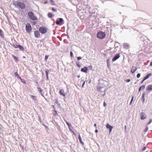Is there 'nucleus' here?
Wrapping results in <instances>:
<instances>
[{
	"instance_id": "nucleus-1",
	"label": "nucleus",
	"mask_w": 152,
	"mask_h": 152,
	"mask_svg": "<svg viewBox=\"0 0 152 152\" xmlns=\"http://www.w3.org/2000/svg\"><path fill=\"white\" fill-rule=\"evenodd\" d=\"M29 18L33 20H36L37 19V17L32 12H29L28 13Z\"/></svg>"
},
{
	"instance_id": "nucleus-2",
	"label": "nucleus",
	"mask_w": 152,
	"mask_h": 152,
	"mask_svg": "<svg viewBox=\"0 0 152 152\" xmlns=\"http://www.w3.org/2000/svg\"><path fill=\"white\" fill-rule=\"evenodd\" d=\"M97 36L99 39H103L105 37V34L104 32L100 31L97 33Z\"/></svg>"
},
{
	"instance_id": "nucleus-3",
	"label": "nucleus",
	"mask_w": 152,
	"mask_h": 152,
	"mask_svg": "<svg viewBox=\"0 0 152 152\" xmlns=\"http://www.w3.org/2000/svg\"><path fill=\"white\" fill-rule=\"evenodd\" d=\"M26 31L27 33H29L31 31V27L29 23H27L26 25Z\"/></svg>"
},
{
	"instance_id": "nucleus-4",
	"label": "nucleus",
	"mask_w": 152,
	"mask_h": 152,
	"mask_svg": "<svg viewBox=\"0 0 152 152\" xmlns=\"http://www.w3.org/2000/svg\"><path fill=\"white\" fill-rule=\"evenodd\" d=\"M39 31L42 34H44L47 32V29L44 27L41 26L39 28Z\"/></svg>"
},
{
	"instance_id": "nucleus-5",
	"label": "nucleus",
	"mask_w": 152,
	"mask_h": 152,
	"mask_svg": "<svg viewBox=\"0 0 152 152\" xmlns=\"http://www.w3.org/2000/svg\"><path fill=\"white\" fill-rule=\"evenodd\" d=\"M17 5L21 9H24L26 7L25 4L20 2H18L16 3Z\"/></svg>"
},
{
	"instance_id": "nucleus-6",
	"label": "nucleus",
	"mask_w": 152,
	"mask_h": 152,
	"mask_svg": "<svg viewBox=\"0 0 152 152\" xmlns=\"http://www.w3.org/2000/svg\"><path fill=\"white\" fill-rule=\"evenodd\" d=\"M141 119V120H144L146 118V114L143 113L141 112L140 113Z\"/></svg>"
},
{
	"instance_id": "nucleus-7",
	"label": "nucleus",
	"mask_w": 152,
	"mask_h": 152,
	"mask_svg": "<svg viewBox=\"0 0 152 152\" xmlns=\"http://www.w3.org/2000/svg\"><path fill=\"white\" fill-rule=\"evenodd\" d=\"M63 21V20L62 18H60L59 20H57L56 21V23L57 25H61Z\"/></svg>"
},
{
	"instance_id": "nucleus-8",
	"label": "nucleus",
	"mask_w": 152,
	"mask_h": 152,
	"mask_svg": "<svg viewBox=\"0 0 152 152\" xmlns=\"http://www.w3.org/2000/svg\"><path fill=\"white\" fill-rule=\"evenodd\" d=\"M120 57V53H118L116 54L114 57L112 59V61H114L118 58Z\"/></svg>"
},
{
	"instance_id": "nucleus-9",
	"label": "nucleus",
	"mask_w": 152,
	"mask_h": 152,
	"mask_svg": "<svg viewBox=\"0 0 152 152\" xmlns=\"http://www.w3.org/2000/svg\"><path fill=\"white\" fill-rule=\"evenodd\" d=\"M34 35L36 38H38L40 37V33L38 31H34Z\"/></svg>"
},
{
	"instance_id": "nucleus-10",
	"label": "nucleus",
	"mask_w": 152,
	"mask_h": 152,
	"mask_svg": "<svg viewBox=\"0 0 152 152\" xmlns=\"http://www.w3.org/2000/svg\"><path fill=\"white\" fill-rule=\"evenodd\" d=\"M106 127L107 128L109 129V134L111 132L112 129L113 128V127L111 126L109 124H107L106 125Z\"/></svg>"
},
{
	"instance_id": "nucleus-11",
	"label": "nucleus",
	"mask_w": 152,
	"mask_h": 152,
	"mask_svg": "<svg viewBox=\"0 0 152 152\" xmlns=\"http://www.w3.org/2000/svg\"><path fill=\"white\" fill-rule=\"evenodd\" d=\"M59 94L65 97L66 96L64 91V89H61L59 91Z\"/></svg>"
},
{
	"instance_id": "nucleus-12",
	"label": "nucleus",
	"mask_w": 152,
	"mask_h": 152,
	"mask_svg": "<svg viewBox=\"0 0 152 152\" xmlns=\"http://www.w3.org/2000/svg\"><path fill=\"white\" fill-rule=\"evenodd\" d=\"M123 48L126 49H128L129 48V44L127 43H125L123 44Z\"/></svg>"
},
{
	"instance_id": "nucleus-13",
	"label": "nucleus",
	"mask_w": 152,
	"mask_h": 152,
	"mask_svg": "<svg viewBox=\"0 0 152 152\" xmlns=\"http://www.w3.org/2000/svg\"><path fill=\"white\" fill-rule=\"evenodd\" d=\"M137 68L135 66H133L132 67L131 70V72L132 73H134L137 70Z\"/></svg>"
},
{
	"instance_id": "nucleus-14",
	"label": "nucleus",
	"mask_w": 152,
	"mask_h": 152,
	"mask_svg": "<svg viewBox=\"0 0 152 152\" xmlns=\"http://www.w3.org/2000/svg\"><path fill=\"white\" fill-rule=\"evenodd\" d=\"M88 70V68L86 67H85L83 68H82L81 69V71L83 72L86 73Z\"/></svg>"
},
{
	"instance_id": "nucleus-15",
	"label": "nucleus",
	"mask_w": 152,
	"mask_h": 152,
	"mask_svg": "<svg viewBox=\"0 0 152 152\" xmlns=\"http://www.w3.org/2000/svg\"><path fill=\"white\" fill-rule=\"evenodd\" d=\"M79 136H78V139L79 140L80 143L81 144H82L83 145L84 144V142H83V141L82 140V138H81V136L80 135V133H79Z\"/></svg>"
},
{
	"instance_id": "nucleus-16",
	"label": "nucleus",
	"mask_w": 152,
	"mask_h": 152,
	"mask_svg": "<svg viewBox=\"0 0 152 152\" xmlns=\"http://www.w3.org/2000/svg\"><path fill=\"white\" fill-rule=\"evenodd\" d=\"M152 74L151 73L148 74L146 76H145L144 78L143 81H145L146 80L148 79L149 77L151 76Z\"/></svg>"
},
{
	"instance_id": "nucleus-17",
	"label": "nucleus",
	"mask_w": 152,
	"mask_h": 152,
	"mask_svg": "<svg viewBox=\"0 0 152 152\" xmlns=\"http://www.w3.org/2000/svg\"><path fill=\"white\" fill-rule=\"evenodd\" d=\"M30 96L33 100L34 101H36L37 100V98L36 97V96L31 95H30Z\"/></svg>"
},
{
	"instance_id": "nucleus-18",
	"label": "nucleus",
	"mask_w": 152,
	"mask_h": 152,
	"mask_svg": "<svg viewBox=\"0 0 152 152\" xmlns=\"http://www.w3.org/2000/svg\"><path fill=\"white\" fill-rule=\"evenodd\" d=\"M49 72V71L48 70H47L45 71V72L46 74V76L47 77V80L48 79V73Z\"/></svg>"
},
{
	"instance_id": "nucleus-19",
	"label": "nucleus",
	"mask_w": 152,
	"mask_h": 152,
	"mask_svg": "<svg viewBox=\"0 0 152 152\" xmlns=\"http://www.w3.org/2000/svg\"><path fill=\"white\" fill-rule=\"evenodd\" d=\"M145 86L144 85H142L140 87L139 89V91H140L141 90H143L145 88Z\"/></svg>"
},
{
	"instance_id": "nucleus-20",
	"label": "nucleus",
	"mask_w": 152,
	"mask_h": 152,
	"mask_svg": "<svg viewBox=\"0 0 152 152\" xmlns=\"http://www.w3.org/2000/svg\"><path fill=\"white\" fill-rule=\"evenodd\" d=\"M18 48H19L20 50L22 51H23L24 50V47L20 45H19Z\"/></svg>"
},
{
	"instance_id": "nucleus-21",
	"label": "nucleus",
	"mask_w": 152,
	"mask_h": 152,
	"mask_svg": "<svg viewBox=\"0 0 152 152\" xmlns=\"http://www.w3.org/2000/svg\"><path fill=\"white\" fill-rule=\"evenodd\" d=\"M147 89L149 90H152V85H149L147 88Z\"/></svg>"
},
{
	"instance_id": "nucleus-22",
	"label": "nucleus",
	"mask_w": 152,
	"mask_h": 152,
	"mask_svg": "<svg viewBox=\"0 0 152 152\" xmlns=\"http://www.w3.org/2000/svg\"><path fill=\"white\" fill-rule=\"evenodd\" d=\"M19 45H18L16 44H13V47L15 48H19Z\"/></svg>"
},
{
	"instance_id": "nucleus-23",
	"label": "nucleus",
	"mask_w": 152,
	"mask_h": 152,
	"mask_svg": "<svg viewBox=\"0 0 152 152\" xmlns=\"http://www.w3.org/2000/svg\"><path fill=\"white\" fill-rule=\"evenodd\" d=\"M48 16L50 18H51L53 17V14L49 12L48 14Z\"/></svg>"
},
{
	"instance_id": "nucleus-24",
	"label": "nucleus",
	"mask_w": 152,
	"mask_h": 152,
	"mask_svg": "<svg viewBox=\"0 0 152 152\" xmlns=\"http://www.w3.org/2000/svg\"><path fill=\"white\" fill-rule=\"evenodd\" d=\"M76 65L78 67H80L81 66V65L80 64L79 61H77L76 62Z\"/></svg>"
},
{
	"instance_id": "nucleus-25",
	"label": "nucleus",
	"mask_w": 152,
	"mask_h": 152,
	"mask_svg": "<svg viewBox=\"0 0 152 152\" xmlns=\"http://www.w3.org/2000/svg\"><path fill=\"white\" fill-rule=\"evenodd\" d=\"M50 1L51 2V4L52 5H56V4H55V2L53 0H50Z\"/></svg>"
},
{
	"instance_id": "nucleus-26",
	"label": "nucleus",
	"mask_w": 152,
	"mask_h": 152,
	"mask_svg": "<svg viewBox=\"0 0 152 152\" xmlns=\"http://www.w3.org/2000/svg\"><path fill=\"white\" fill-rule=\"evenodd\" d=\"M12 57L14 58V59L16 61H18V58L17 57L13 55H12Z\"/></svg>"
},
{
	"instance_id": "nucleus-27",
	"label": "nucleus",
	"mask_w": 152,
	"mask_h": 152,
	"mask_svg": "<svg viewBox=\"0 0 152 152\" xmlns=\"http://www.w3.org/2000/svg\"><path fill=\"white\" fill-rule=\"evenodd\" d=\"M15 75L17 77H19L20 78V77L19 76V75L18 74V72H16L14 73Z\"/></svg>"
},
{
	"instance_id": "nucleus-28",
	"label": "nucleus",
	"mask_w": 152,
	"mask_h": 152,
	"mask_svg": "<svg viewBox=\"0 0 152 152\" xmlns=\"http://www.w3.org/2000/svg\"><path fill=\"white\" fill-rule=\"evenodd\" d=\"M57 114V112L56 110L54 111V112L53 113V115L54 116H56Z\"/></svg>"
},
{
	"instance_id": "nucleus-29",
	"label": "nucleus",
	"mask_w": 152,
	"mask_h": 152,
	"mask_svg": "<svg viewBox=\"0 0 152 152\" xmlns=\"http://www.w3.org/2000/svg\"><path fill=\"white\" fill-rule=\"evenodd\" d=\"M66 123L67 125L69 127L70 126H71V124L70 123H69V122H68L66 121Z\"/></svg>"
},
{
	"instance_id": "nucleus-30",
	"label": "nucleus",
	"mask_w": 152,
	"mask_h": 152,
	"mask_svg": "<svg viewBox=\"0 0 152 152\" xmlns=\"http://www.w3.org/2000/svg\"><path fill=\"white\" fill-rule=\"evenodd\" d=\"M48 57H49L48 55H46L45 56V60L46 61H47Z\"/></svg>"
},
{
	"instance_id": "nucleus-31",
	"label": "nucleus",
	"mask_w": 152,
	"mask_h": 152,
	"mask_svg": "<svg viewBox=\"0 0 152 152\" xmlns=\"http://www.w3.org/2000/svg\"><path fill=\"white\" fill-rule=\"evenodd\" d=\"M133 98H134V96H133L132 99H131V102H130V105H131L132 104V101L133 100Z\"/></svg>"
},
{
	"instance_id": "nucleus-32",
	"label": "nucleus",
	"mask_w": 152,
	"mask_h": 152,
	"mask_svg": "<svg viewBox=\"0 0 152 152\" xmlns=\"http://www.w3.org/2000/svg\"><path fill=\"white\" fill-rule=\"evenodd\" d=\"M152 120L151 119H150L149 122L148 123V124L149 125L152 122Z\"/></svg>"
},
{
	"instance_id": "nucleus-33",
	"label": "nucleus",
	"mask_w": 152,
	"mask_h": 152,
	"mask_svg": "<svg viewBox=\"0 0 152 152\" xmlns=\"http://www.w3.org/2000/svg\"><path fill=\"white\" fill-rule=\"evenodd\" d=\"M140 75H141L140 74L138 73L137 74V78H139L140 77Z\"/></svg>"
},
{
	"instance_id": "nucleus-34",
	"label": "nucleus",
	"mask_w": 152,
	"mask_h": 152,
	"mask_svg": "<svg viewBox=\"0 0 152 152\" xmlns=\"http://www.w3.org/2000/svg\"><path fill=\"white\" fill-rule=\"evenodd\" d=\"M82 58L81 57H80V56H79V57H78L77 58V60L78 61V60H80V59H81Z\"/></svg>"
},
{
	"instance_id": "nucleus-35",
	"label": "nucleus",
	"mask_w": 152,
	"mask_h": 152,
	"mask_svg": "<svg viewBox=\"0 0 152 152\" xmlns=\"http://www.w3.org/2000/svg\"><path fill=\"white\" fill-rule=\"evenodd\" d=\"M70 55L71 57H72L73 56V53L72 51H71L70 53Z\"/></svg>"
},
{
	"instance_id": "nucleus-36",
	"label": "nucleus",
	"mask_w": 152,
	"mask_h": 152,
	"mask_svg": "<svg viewBox=\"0 0 152 152\" xmlns=\"http://www.w3.org/2000/svg\"><path fill=\"white\" fill-rule=\"evenodd\" d=\"M52 10L53 11L56 12L57 11V10L56 9H55L53 7L52 9Z\"/></svg>"
},
{
	"instance_id": "nucleus-37",
	"label": "nucleus",
	"mask_w": 152,
	"mask_h": 152,
	"mask_svg": "<svg viewBox=\"0 0 152 152\" xmlns=\"http://www.w3.org/2000/svg\"><path fill=\"white\" fill-rule=\"evenodd\" d=\"M130 81V80L129 79H127L126 80V82H129Z\"/></svg>"
},
{
	"instance_id": "nucleus-38",
	"label": "nucleus",
	"mask_w": 152,
	"mask_h": 152,
	"mask_svg": "<svg viewBox=\"0 0 152 152\" xmlns=\"http://www.w3.org/2000/svg\"><path fill=\"white\" fill-rule=\"evenodd\" d=\"M146 149V147H144L143 148V149H142V151H145Z\"/></svg>"
},
{
	"instance_id": "nucleus-39",
	"label": "nucleus",
	"mask_w": 152,
	"mask_h": 152,
	"mask_svg": "<svg viewBox=\"0 0 152 152\" xmlns=\"http://www.w3.org/2000/svg\"><path fill=\"white\" fill-rule=\"evenodd\" d=\"M70 129V130L71 131V132H72V133H73V134L75 135H76V134H75V133H74V131H72V130H71V129Z\"/></svg>"
},
{
	"instance_id": "nucleus-40",
	"label": "nucleus",
	"mask_w": 152,
	"mask_h": 152,
	"mask_svg": "<svg viewBox=\"0 0 152 152\" xmlns=\"http://www.w3.org/2000/svg\"><path fill=\"white\" fill-rule=\"evenodd\" d=\"M103 105L104 107H106L107 106V104L105 102H104Z\"/></svg>"
},
{
	"instance_id": "nucleus-41",
	"label": "nucleus",
	"mask_w": 152,
	"mask_h": 152,
	"mask_svg": "<svg viewBox=\"0 0 152 152\" xmlns=\"http://www.w3.org/2000/svg\"><path fill=\"white\" fill-rule=\"evenodd\" d=\"M85 81H84L83 83V84H82V88H83V86H84L85 84Z\"/></svg>"
},
{
	"instance_id": "nucleus-42",
	"label": "nucleus",
	"mask_w": 152,
	"mask_h": 152,
	"mask_svg": "<svg viewBox=\"0 0 152 152\" xmlns=\"http://www.w3.org/2000/svg\"><path fill=\"white\" fill-rule=\"evenodd\" d=\"M48 3V1H47V0H46V1L44 3H45V4H47Z\"/></svg>"
},
{
	"instance_id": "nucleus-43",
	"label": "nucleus",
	"mask_w": 152,
	"mask_h": 152,
	"mask_svg": "<svg viewBox=\"0 0 152 152\" xmlns=\"http://www.w3.org/2000/svg\"><path fill=\"white\" fill-rule=\"evenodd\" d=\"M109 61V60L108 59V60H107V66L109 67V65H108V61Z\"/></svg>"
},
{
	"instance_id": "nucleus-44",
	"label": "nucleus",
	"mask_w": 152,
	"mask_h": 152,
	"mask_svg": "<svg viewBox=\"0 0 152 152\" xmlns=\"http://www.w3.org/2000/svg\"><path fill=\"white\" fill-rule=\"evenodd\" d=\"M94 126L96 127V128H97L96 124H95V123L94 124Z\"/></svg>"
},
{
	"instance_id": "nucleus-45",
	"label": "nucleus",
	"mask_w": 152,
	"mask_h": 152,
	"mask_svg": "<svg viewBox=\"0 0 152 152\" xmlns=\"http://www.w3.org/2000/svg\"><path fill=\"white\" fill-rule=\"evenodd\" d=\"M98 130L97 129H96L95 130V132L96 133H97V132H98Z\"/></svg>"
},
{
	"instance_id": "nucleus-46",
	"label": "nucleus",
	"mask_w": 152,
	"mask_h": 152,
	"mask_svg": "<svg viewBox=\"0 0 152 152\" xmlns=\"http://www.w3.org/2000/svg\"><path fill=\"white\" fill-rule=\"evenodd\" d=\"M150 65V66H152V62H151Z\"/></svg>"
},
{
	"instance_id": "nucleus-47",
	"label": "nucleus",
	"mask_w": 152,
	"mask_h": 152,
	"mask_svg": "<svg viewBox=\"0 0 152 152\" xmlns=\"http://www.w3.org/2000/svg\"><path fill=\"white\" fill-rule=\"evenodd\" d=\"M42 91V90L41 89H40L39 92L41 93Z\"/></svg>"
},
{
	"instance_id": "nucleus-48",
	"label": "nucleus",
	"mask_w": 152,
	"mask_h": 152,
	"mask_svg": "<svg viewBox=\"0 0 152 152\" xmlns=\"http://www.w3.org/2000/svg\"><path fill=\"white\" fill-rule=\"evenodd\" d=\"M126 125H125V130L126 129Z\"/></svg>"
},
{
	"instance_id": "nucleus-49",
	"label": "nucleus",
	"mask_w": 152,
	"mask_h": 152,
	"mask_svg": "<svg viewBox=\"0 0 152 152\" xmlns=\"http://www.w3.org/2000/svg\"><path fill=\"white\" fill-rule=\"evenodd\" d=\"M144 81H143V80L141 82V83H143V82Z\"/></svg>"
},
{
	"instance_id": "nucleus-50",
	"label": "nucleus",
	"mask_w": 152,
	"mask_h": 152,
	"mask_svg": "<svg viewBox=\"0 0 152 152\" xmlns=\"http://www.w3.org/2000/svg\"><path fill=\"white\" fill-rule=\"evenodd\" d=\"M89 83H90V81H89Z\"/></svg>"
}]
</instances>
